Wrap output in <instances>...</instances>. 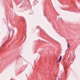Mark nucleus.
Wrapping results in <instances>:
<instances>
[{"mask_svg": "<svg viewBox=\"0 0 80 80\" xmlns=\"http://www.w3.org/2000/svg\"><path fill=\"white\" fill-rule=\"evenodd\" d=\"M62 56H61L57 60V62H60V61H61V60H62Z\"/></svg>", "mask_w": 80, "mask_h": 80, "instance_id": "f257e3e1", "label": "nucleus"}, {"mask_svg": "<svg viewBox=\"0 0 80 80\" xmlns=\"http://www.w3.org/2000/svg\"><path fill=\"white\" fill-rule=\"evenodd\" d=\"M68 48H69L70 47V45H69V44L68 43Z\"/></svg>", "mask_w": 80, "mask_h": 80, "instance_id": "f03ea898", "label": "nucleus"}, {"mask_svg": "<svg viewBox=\"0 0 80 80\" xmlns=\"http://www.w3.org/2000/svg\"><path fill=\"white\" fill-rule=\"evenodd\" d=\"M58 80H62V78H59Z\"/></svg>", "mask_w": 80, "mask_h": 80, "instance_id": "7ed1b4c3", "label": "nucleus"}, {"mask_svg": "<svg viewBox=\"0 0 80 80\" xmlns=\"http://www.w3.org/2000/svg\"><path fill=\"white\" fill-rule=\"evenodd\" d=\"M9 32H10V31H11V30H10L9 29Z\"/></svg>", "mask_w": 80, "mask_h": 80, "instance_id": "20e7f679", "label": "nucleus"}, {"mask_svg": "<svg viewBox=\"0 0 80 80\" xmlns=\"http://www.w3.org/2000/svg\"><path fill=\"white\" fill-rule=\"evenodd\" d=\"M10 38V36H9V38Z\"/></svg>", "mask_w": 80, "mask_h": 80, "instance_id": "39448f33", "label": "nucleus"}, {"mask_svg": "<svg viewBox=\"0 0 80 80\" xmlns=\"http://www.w3.org/2000/svg\"><path fill=\"white\" fill-rule=\"evenodd\" d=\"M61 77H62V76H61Z\"/></svg>", "mask_w": 80, "mask_h": 80, "instance_id": "423d86ee", "label": "nucleus"}, {"mask_svg": "<svg viewBox=\"0 0 80 80\" xmlns=\"http://www.w3.org/2000/svg\"><path fill=\"white\" fill-rule=\"evenodd\" d=\"M62 75H63V74H62Z\"/></svg>", "mask_w": 80, "mask_h": 80, "instance_id": "0eeeda50", "label": "nucleus"}]
</instances>
